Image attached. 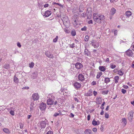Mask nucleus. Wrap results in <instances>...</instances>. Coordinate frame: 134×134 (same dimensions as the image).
Wrapping results in <instances>:
<instances>
[{"label":"nucleus","instance_id":"f257e3e1","mask_svg":"<svg viewBox=\"0 0 134 134\" xmlns=\"http://www.w3.org/2000/svg\"><path fill=\"white\" fill-rule=\"evenodd\" d=\"M104 16L103 15H100L97 13H94L93 14V20L95 22L101 23V21L103 20L105 18Z\"/></svg>","mask_w":134,"mask_h":134},{"label":"nucleus","instance_id":"f03ea898","mask_svg":"<svg viewBox=\"0 0 134 134\" xmlns=\"http://www.w3.org/2000/svg\"><path fill=\"white\" fill-rule=\"evenodd\" d=\"M53 94H51L48 95V97L49 98L48 99L47 104L48 105H53L54 104V100L52 99L53 98Z\"/></svg>","mask_w":134,"mask_h":134},{"label":"nucleus","instance_id":"7ed1b4c3","mask_svg":"<svg viewBox=\"0 0 134 134\" xmlns=\"http://www.w3.org/2000/svg\"><path fill=\"white\" fill-rule=\"evenodd\" d=\"M46 104L44 103H42L40 104V108L42 111L45 110L46 108Z\"/></svg>","mask_w":134,"mask_h":134},{"label":"nucleus","instance_id":"20e7f679","mask_svg":"<svg viewBox=\"0 0 134 134\" xmlns=\"http://www.w3.org/2000/svg\"><path fill=\"white\" fill-rule=\"evenodd\" d=\"M46 121L44 120L41 121L40 124L41 129L44 128L46 126Z\"/></svg>","mask_w":134,"mask_h":134},{"label":"nucleus","instance_id":"39448f33","mask_svg":"<svg viewBox=\"0 0 134 134\" xmlns=\"http://www.w3.org/2000/svg\"><path fill=\"white\" fill-rule=\"evenodd\" d=\"M125 14V15L126 16L127 19H129L130 17L131 18V19L133 18V16H131L132 14V13L130 11H127L126 12Z\"/></svg>","mask_w":134,"mask_h":134},{"label":"nucleus","instance_id":"423d86ee","mask_svg":"<svg viewBox=\"0 0 134 134\" xmlns=\"http://www.w3.org/2000/svg\"><path fill=\"white\" fill-rule=\"evenodd\" d=\"M15 109L14 108L11 107L10 108L8 109V111L9 112L10 114L12 116L14 115V111Z\"/></svg>","mask_w":134,"mask_h":134},{"label":"nucleus","instance_id":"0eeeda50","mask_svg":"<svg viewBox=\"0 0 134 134\" xmlns=\"http://www.w3.org/2000/svg\"><path fill=\"white\" fill-rule=\"evenodd\" d=\"M32 97L34 100H37L39 99V96L37 93H35L33 94Z\"/></svg>","mask_w":134,"mask_h":134},{"label":"nucleus","instance_id":"6e6552de","mask_svg":"<svg viewBox=\"0 0 134 134\" xmlns=\"http://www.w3.org/2000/svg\"><path fill=\"white\" fill-rule=\"evenodd\" d=\"M76 68L80 69L83 67L82 64L80 63L77 62L75 64Z\"/></svg>","mask_w":134,"mask_h":134},{"label":"nucleus","instance_id":"1a4fd4ad","mask_svg":"<svg viewBox=\"0 0 134 134\" xmlns=\"http://www.w3.org/2000/svg\"><path fill=\"white\" fill-rule=\"evenodd\" d=\"M45 54L46 56L49 58H53V55L49 51H47L46 52Z\"/></svg>","mask_w":134,"mask_h":134},{"label":"nucleus","instance_id":"9d476101","mask_svg":"<svg viewBox=\"0 0 134 134\" xmlns=\"http://www.w3.org/2000/svg\"><path fill=\"white\" fill-rule=\"evenodd\" d=\"M126 54L129 57L132 56V52L131 49H128L125 52Z\"/></svg>","mask_w":134,"mask_h":134},{"label":"nucleus","instance_id":"9b49d317","mask_svg":"<svg viewBox=\"0 0 134 134\" xmlns=\"http://www.w3.org/2000/svg\"><path fill=\"white\" fill-rule=\"evenodd\" d=\"M74 86L76 88L78 89L81 87V85L80 83L76 82L74 83Z\"/></svg>","mask_w":134,"mask_h":134},{"label":"nucleus","instance_id":"f8f14e48","mask_svg":"<svg viewBox=\"0 0 134 134\" xmlns=\"http://www.w3.org/2000/svg\"><path fill=\"white\" fill-rule=\"evenodd\" d=\"M120 18L123 21L125 22L126 21L130 22L131 20V18L129 19H126L125 16H121Z\"/></svg>","mask_w":134,"mask_h":134},{"label":"nucleus","instance_id":"ddd939ff","mask_svg":"<svg viewBox=\"0 0 134 134\" xmlns=\"http://www.w3.org/2000/svg\"><path fill=\"white\" fill-rule=\"evenodd\" d=\"M92 90H90L87 93H85V95L87 96H90L92 95Z\"/></svg>","mask_w":134,"mask_h":134},{"label":"nucleus","instance_id":"4468645a","mask_svg":"<svg viewBox=\"0 0 134 134\" xmlns=\"http://www.w3.org/2000/svg\"><path fill=\"white\" fill-rule=\"evenodd\" d=\"M78 78L79 80L81 81H83L85 79L84 76L81 74H80L79 75Z\"/></svg>","mask_w":134,"mask_h":134},{"label":"nucleus","instance_id":"2eb2a0df","mask_svg":"<svg viewBox=\"0 0 134 134\" xmlns=\"http://www.w3.org/2000/svg\"><path fill=\"white\" fill-rule=\"evenodd\" d=\"M63 23L66 27L68 28L69 27L70 25V22L68 20L64 22L63 21Z\"/></svg>","mask_w":134,"mask_h":134},{"label":"nucleus","instance_id":"dca6fc26","mask_svg":"<svg viewBox=\"0 0 134 134\" xmlns=\"http://www.w3.org/2000/svg\"><path fill=\"white\" fill-rule=\"evenodd\" d=\"M51 14V11L47 10L44 13V15L46 17H47L49 16Z\"/></svg>","mask_w":134,"mask_h":134},{"label":"nucleus","instance_id":"f3484780","mask_svg":"<svg viewBox=\"0 0 134 134\" xmlns=\"http://www.w3.org/2000/svg\"><path fill=\"white\" fill-rule=\"evenodd\" d=\"M133 116V113L132 112L130 113L128 115V119L129 121L130 122H131V121L132 119Z\"/></svg>","mask_w":134,"mask_h":134},{"label":"nucleus","instance_id":"a211bd4d","mask_svg":"<svg viewBox=\"0 0 134 134\" xmlns=\"http://www.w3.org/2000/svg\"><path fill=\"white\" fill-rule=\"evenodd\" d=\"M99 69L100 71L104 72L105 70L106 69L105 66H101L99 67Z\"/></svg>","mask_w":134,"mask_h":134},{"label":"nucleus","instance_id":"6ab92c4d","mask_svg":"<svg viewBox=\"0 0 134 134\" xmlns=\"http://www.w3.org/2000/svg\"><path fill=\"white\" fill-rule=\"evenodd\" d=\"M116 10L114 8H112L110 11V14L111 15H114L116 12Z\"/></svg>","mask_w":134,"mask_h":134},{"label":"nucleus","instance_id":"aec40b11","mask_svg":"<svg viewBox=\"0 0 134 134\" xmlns=\"http://www.w3.org/2000/svg\"><path fill=\"white\" fill-rule=\"evenodd\" d=\"M85 55L87 56H88L90 54V52L87 49H85L84 51Z\"/></svg>","mask_w":134,"mask_h":134},{"label":"nucleus","instance_id":"412c9836","mask_svg":"<svg viewBox=\"0 0 134 134\" xmlns=\"http://www.w3.org/2000/svg\"><path fill=\"white\" fill-rule=\"evenodd\" d=\"M92 124L94 126L100 124V122L98 121V122H97L94 120V119L92 122Z\"/></svg>","mask_w":134,"mask_h":134},{"label":"nucleus","instance_id":"4be33fe9","mask_svg":"<svg viewBox=\"0 0 134 134\" xmlns=\"http://www.w3.org/2000/svg\"><path fill=\"white\" fill-rule=\"evenodd\" d=\"M37 76V74L36 73L34 72L31 74L32 78L33 79L36 78Z\"/></svg>","mask_w":134,"mask_h":134},{"label":"nucleus","instance_id":"5701e85b","mask_svg":"<svg viewBox=\"0 0 134 134\" xmlns=\"http://www.w3.org/2000/svg\"><path fill=\"white\" fill-rule=\"evenodd\" d=\"M34 105V104L33 103H31L30 107V111H32L33 110Z\"/></svg>","mask_w":134,"mask_h":134},{"label":"nucleus","instance_id":"b1692460","mask_svg":"<svg viewBox=\"0 0 134 134\" xmlns=\"http://www.w3.org/2000/svg\"><path fill=\"white\" fill-rule=\"evenodd\" d=\"M92 131L89 129H86L85 131V134H90L91 132Z\"/></svg>","mask_w":134,"mask_h":134},{"label":"nucleus","instance_id":"393cba45","mask_svg":"<svg viewBox=\"0 0 134 134\" xmlns=\"http://www.w3.org/2000/svg\"><path fill=\"white\" fill-rule=\"evenodd\" d=\"M122 122H123V125L124 126H125L127 123L126 119L125 118H123L122 119Z\"/></svg>","mask_w":134,"mask_h":134},{"label":"nucleus","instance_id":"a878e982","mask_svg":"<svg viewBox=\"0 0 134 134\" xmlns=\"http://www.w3.org/2000/svg\"><path fill=\"white\" fill-rule=\"evenodd\" d=\"M3 67L4 68L8 69L10 68V66L9 64H5L3 65Z\"/></svg>","mask_w":134,"mask_h":134},{"label":"nucleus","instance_id":"bb28decb","mask_svg":"<svg viewBox=\"0 0 134 134\" xmlns=\"http://www.w3.org/2000/svg\"><path fill=\"white\" fill-rule=\"evenodd\" d=\"M3 131L9 134L10 133V132L9 129L7 128H4L3 129Z\"/></svg>","mask_w":134,"mask_h":134},{"label":"nucleus","instance_id":"cd10ccee","mask_svg":"<svg viewBox=\"0 0 134 134\" xmlns=\"http://www.w3.org/2000/svg\"><path fill=\"white\" fill-rule=\"evenodd\" d=\"M110 81V80L109 78L108 77H105V78L104 82L106 83H107Z\"/></svg>","mask_w":134,"mask_h":134},{"label":"nucleus","instance_id":"c85d7f7f","mask_svg":"<svg viewBox=\"0 0 134 134\" xmlns=\"http://www.w3.org/2000/svg\"><path fill=\"white\" fill-rule=\"evenodd\" d=\"M119 79V77L118 76H116L114 77L115 82V83H117Z\"/></svg>","mask_w":134,"mask_h":134},{"label":"nucleus","instance_id":"c756f323","mask_svg":"<svg viewBox=\"0 0 134 134\" xmlns=\"http://www.w3.org/2000/svg\"><path fill=\"white\" fill-rule=\"evenodd\" d=\"M102 73L101 72H98L96 76V78L97 79H99L102 75Z\"/></svg>","mask_w":134,"mask_h":134},{"label":"nucleus","instance_id":"7c9ffc66","mask_svg":"<svg viewBox=\"0 0 134 134\" xmlns=\"http://www.w3.org/2000/svg\"><path fill=\"white\" fill-rule=\"evenodd\" d=\"M14 81L16 83H17L18 82V79L16 77V76L15 75L14 76Z\"/></svg>","mask_w":134,"mask_h":134},{"label":"nucleus","instance_id":"2f4dec72","mask_svg":"<svg viewBox=\"0 0 134 134\" xmlns=\"http://www.w3.org/2000/svg\"><path fill=\"white\" fill-rule=\"evenodd\" d=\"M118 74L120 76H122L123 75L124 72H122L121 70H120L118 71Z\"/></svg>","mask_w":134,"mask_h":134},{"label":"nucleus","instance_id":"473e14b6","mask_svg":"<svg viewBox=\"0 0 134 134\" xmlns=\"http://www.w3.org/2000/svg\"><path fill=\"white\" fill-rule=\"evenodd\" d=\"M5 107L4 105L0 106V111L4 110L5 109Z\"/></svg>","mask_w":134,"mask_h":134},{"label":"nucleus","instance_id":"72a5a7b5","mask_svg":"<svg viewBox=\"0 0 134 134\" xmlns=\"http://www.w3.org/2000/svg\"><path fill=\"white\" fill-rule=\"evenodd\" d=\"M71 34L72 36H74L76 34V32L75 30L72 31L71 32Z\"/></svg>","mask_w":134,"mask_h":134},{"label":"nucleus","instance_id":"f704fd0d","mask_svg":"<svg viewBox=\"0 0 134 134\" xmlns=\"http://www.w3.org/2000/svg\"><path fill=\"white\" fill-rule=\"evenodd\" d=\"M34 66V63L33 62H31L29 64V66L31 68H32Z\"/></svg>","mask_w":134,"mask_h":134},{"label":"nucleus","instance_id":"c9c22d12","mask_svg":"<svg viewBox=\"0 0 134 134\" xmlns=\"http://www.w3.org/2000/svg\"><path fill=\"white\" fill-rule=\"evenodd\" d=\"M58 37V36H57L53 40V42H56L57 41Z\"/></svg>","mask_w":134,"mask_h":134},{"label":"nucleus","instance_id":"e433bc0d","mask_svg":"<svg viewBox=\"0 0 134 134\" xmlns=\"http://www.w3.org/2000/svg\"><path fill=\"white\" fill-rule=\"evenodd\" d=\"M86 13H83L81 14V17L82 18H85V16Z\"/></svg>","mask_w":134,"mask_h":134},{"label":"nucleus","instance_id":"4c0bfd02","mask_svg":"<svg viewBox=\"0 0 134 134\" xmlns=\"http://www.w3.org/2000/svg\"><path fill=\"white\" fill-rule=\"evenodd\" d=\"M59 115H60V114L58 113H55L53 115V116L54 117H57Z\"/></svg>","mask_w":134,"mask_h":134},{"label":"nucleus","instance_id":"58836bf2","mask_svg":"<svg viewBox=\"0 0 134 134\" xmlns=\"http://www.w3.org/2000/svg\"><path fill=\"white\" fill-rule=\"evenodd\" d=\"M81 30L82 31H85L87 30V27L86 26H84L83 28H82L81 29Z\"/></svg>","mask_w":134,"mask_h":134},{"label":"nucleus","instance_id":"ea45409f","mask_svg":"<svg viewBox=\"0 0 134 134\" xmlns=\"http://www.w3.org/2000/svg\"><path fill=\"white\" fill-rule=\"evenodd\" d=\"M89 37L88 36H86L85 37V41H87L88 40Z\"/></svg>","mask_w":134,"mask_h":134},{"label":"nucleus","instance_id":"a19ab883","mask_svg":"<svg viewBox=\"0 0 134 134\" xmlns=\"http://www.w3.org/2000/svg\"><path fill=\"white\" fill-rule=\"evenodd\" d=\"M19 125L20 129H22L23 127L24 124L21 123H20Z\"/></svg>","mask_w":134,"mask_h":134},{"label":"nucleus","instance_id":"79ce46f5","mask_svg":"<svg viewBox=\"0 0 134 134\" xmlns=\"http://www.w3.org/2000/svg\"><path fill=\"white\" fill-rule=\"evenodd\" d=\"M75 44L74 43H73L72 44H70L69 47L70 48H73L75 47Z\"/></svg>","mask_w":134,"mask_h":134},{"label":"nucleus","instance_id":"37998d69","mask_svg":"<svg viewBox=\"0 0 134 134\" xmlns=\"http://www.w3.org/2000/svg\"><path fill=\"white\" fill-rule=\"evenodd\" d=\"M109 114L107 113H105V116L106 118L107 119L109 117Z\"/></svg>","mask_w":134,"mask_h":134},{"label":"nucleus","instance_id":"c03bdc74","mask_svg":"<svg viewBox=\"0 0 134 134\" xmlns=\"http://www.w3.org/2000/svg\"><path fill=\"white\" fill-rule=\"evenodd\" d=\"M116 67V66L115 65L112 64L110 65V68L112 69H114Z\"/></svg>","mask_w":134,"mask_h":134},{"label":"nucleus","instance_id":"a18cd8bd","mask_svg":"<svg viewBox=\"0 0 134 134\" xmlns=\"http://www.w3.org/2000/svg\"><path fill=\"white\" fill-rule=\"evenodd\" d=\"M108 90H107L106 91H103L102 93L103 94H107L108 92Z\"/></svg>","mask_w":134,"mask_h":134},{"label":"nucleus","instance_id":"49530a36","mask_svg":"<svg viewBox=\"0 0 134 134\" xmlns=\"http://www.w3.org/2000/svg\"><path fill=\"white\" fill-rule=\"evenodd\" d=\"M121 92L125 94L126 92V90L124 89H121Z\"/></svg>","mask_w":134,"mask_h":134},{"label":"nucleus","instance_id":"de8ad7c7","mask_svg":"<svg viewBox=\"0 0 134 134\" xmlns=\"http://www.w3.org/2000/svg\"><path fill=\"white\" fill-rule=\"evenodd\" d=\"M72 21H73L74 22H75V23H73V24L74 25H75V26L77 25V23L76 22V20H72Z\"/></svg>","mask_w":134,"mask_h":134},{"label":"nucleus","instance_id":"09e8293b","mask_svg":"<svg viewBox=\"0 0 134 134\" xmlns=\"http://www.w3.org/2000/svg\"><path fill=\"white\" fill-rule=\"evenodd\" d=\"M109 58H111V57H107L106 60L105 61V62L107 63H108L109 60Z\"/></svg>","mask_w":134,"mask_h":134},{"label":"nucleus","instance_id":"8fccbe9b","mask_svg":"<svg viewBox=\"0 0 134 134\" xmlns=\"http://www.w3.org/2000/svg\"><path fill=\"white\" fill-rule=\"evenodd\" d=\"M4 25V23L2 21L0 20V26H3Z\"/></svg>","mask_w":134,"mask_h":134},{"label":"nucleus","instance_id":"3c124183","mask_svg":"<svg viewBox=\"0 0 134 134\" xmlns=\"http://www.w3.org/2000/svg\"><path fill=\"white\" fill-rule=\"evenodd\" d=\"M96 82L94 81H93L92 83H91V85H96Z\"/></svg>","mask_w":134,"mask_h":134},{"label":"nucleus","instance_id":"603ef678","mask_svg":"<svg viewBox=\"0 0 134 134\" xmlns=\"http://www.w3.org/2000/svg\"><path fill=\"white\" fill-rule=\"evenodd\" d=\"M53 132L51 131H48L46 134H53Z\"/></svg>","mask_w":134,"mask_h":134},{"label":"nucleus","instance_id":"864d4df0","mask_svg":"<svg viewBox=\"0 0 134 134\" xmlns=\"http://www.w3.org/2000/svg\"><path fill=\"white\" fill-rule=\"evenodd\" d=\"M93 94L94 96H96L97 94V92L95 91H93Z\"/></svg>","mask_w":134,"mask_h":134},{"label":"nucleus","instance_id":"5fc2aeb1","mask_svg":"<svg viewBox=\"0 0 134 134\" xmlns=\"http://www.w3.org/2000/svg\"><path fill=\"white\" fill-rule=\"evenodd\" d=\"M17 46L19 48H20L21 47V45L20 44V43L19 42H18L17 43Z\"/></svg>","mask_w":134,"mask_h":134},{"label":"nucleus","instance_id":"6e6d98bb","mask_svg":"<svg viewBox=\"0 0 134 134\" xmlns=\"http://www.w3.org/2000/svg\"><path fill=\"white\" fill-rule=\"evenodd\" d=\"M70 117L71 118H73L74 116V115L72 114V113H71L69 115Z\"/></svg>","mask_w":134,"mask_h":134},{"label":"nucleus","instance_id":"4d7b16f0","mask_svg":"<svg viewBox=\"0 0 134 134\" xmlns=\"http://www.w3.org/2000/svg\"><path fill=\"white\" fill-rule=\"evenodd\" d=\"M29 88V87H23L22 89L24 90H28Z\"/></svg>","mask_w":134,"mask_h":134},{"label":"nucleus","instance_id":"13d9d810","mask_svg":"<svg viewBox=\"0 0 134 134\" xmlns=\"http://www.w3.org/2000/svg\"><path fill=\"white\" fill-rule=\"evenodd\" d=\"M93 131L94 132H96L97 131V129L96 128H93Z\"/></svg>","mask_w":134,"mask_h":134},{"label":"nucleus","instance_id":"bf43d9fd","mask_svg":"<svg viewBox=\"0 0 134 134\" xmlns=\"http://www.w3.org/2000/svg\"><path fill=\"white\" fill-rule=\"evenodd\" d=\"M123 87L125 88V89H127L128 88H129V87L128 86H127V85H124L123 86Z\"/></svg>","mask_w":134,"mask_h":134},{"label":"nucleus","instance_id":"052dcab7","mask_svg":"<svg viewBox=\"0 0 134 134\" xmlns=\"http://www.w3.org/2000/svg\"><path fill=\"white\" fill-rule=\"evenodd\" d=\"M88 24H92L93 22H92V20H90L88 22Z\"/></svg>","mask_w":134,"mask_h":134},{"label":"nucleus","instance_id":"680f3d73","mask_svg":"<svg viewBox=\"0 0 134 134\" xmlns=\"http://www.w3.org/2000/svg\"><path fill=\"white\" fill-rule=\"evenodd\" d=\"M49 6V4H45L44 6V7L46 8L48 7Z\"/></svg>","mask_w":134,"mask_h":134},{"label":"nucleus","instance_id":"e2e57ef3","mask_svg":"<svg viewBox=\"0 0 134 134\" xmlns=\"http://www.w3.org/2000/svg\"><path fill=\"white\" fill-rule=\"evenodd\" d=\"M74 99L75 100V101H76L77 102H78L79 101V100L77 98H74Z\"/></svg>","mask_w":134,"mask_h":134},{"label":"nucleus","instance_id":"0e129e2a","mask_svg":"<svg viewBox=\"0 0 134 134\" xmlns=\"http://www.w3.org/2000/svg\"><path fill=\"white\" fill-rule=\"evenodd\" d=\"M118 31L117 30H116L114 31V34L115 35H117V34Z\"/></svg>","mask_w":134,"mask_h":134},{"label":"nucleus","instance_id":"69168bd1","mask_svg":"<svg viewBox=\"0 0 134 134\" xmlns=\"http://www.w3.org/2000/svg\"><path fill=\"white\" fill-rule=\"evenodd\" d=\"M90 115H89L87 116V120L89 121L90 119Z\"/></svg>","mask_w":134,"mask_h":134},{"label":"nucleus","instance_id":"338daca9","mask_svg":"<svg viewBox=\"0 0 134 134\" xmlns=\"http://www.w3.org/2000/svg\"><path fill=\"white\" fill-rule=\"evenodd\" d=\"M104 111L103 110H102L101 111V112L100 113V115H103L104 114Z\"/></svg>","mask_w":134,"mask_h":134},{"label":"nucleus","instance_id":"774afa93","mask_svg":"<svg viewBox=\"0 0 134 134\" xmlns=\"http://www.w3.org/2000/svg\"><path fill=\"white\" fill-rule=\"evenodd\" d=\"M131 103L134 106V100L131 101Z\"/></svg>","mask_w":134,"mask_h":134}]
</instances>
